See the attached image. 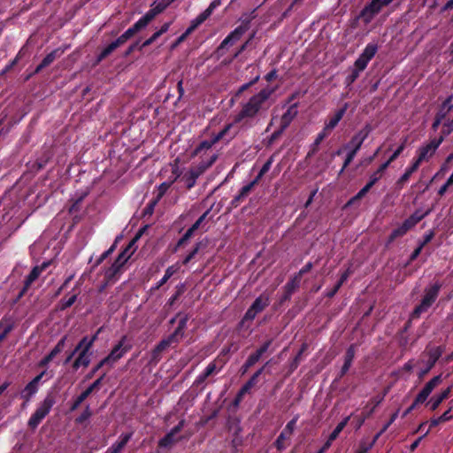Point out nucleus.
I'll list each match as a JSON object with an SVG mask.
<instances>
[{"label":"nucleus","instance_id":"nucleus-29","mask_svg":"<svg viewBox=\"0 0 453 453\" xmlns=\"http://www.w3.org/2000/svg\"><path fill=\"white\" fill-rule=\"evenodd\" d=\"M388 167V162H384L380 165V167L372 173L370 176L369 181L366 183L370 187H372L382 176L383 173Z\"/></svg>","mask_w":453,"mask_h":453},{"label":"nucleus","instance_id":"nucleus-6","mask_svg":"<svg viewBox=\"0 0 453 453\" xmlns=\"http://www.w3.org/2000/svg\"><path fill=\"white\" fill-rule=\"evenodd\" d=\"M133 348L127 335L121 336L119 341L113 346L111 352L103 358V363H108V366L112 367Z\"/></svg>","mask_w":453,"mask_h":453},{"label":"nucleus","instance_id":"nucleus-40","mask_svg":"<svg viewBox=\"0 0 453 453\" xmlns=\"http://www.w3.org/2000/svg\"><path fill=\"white\" fill-rule=\"evenodd\" d=\"M142 30V27H140V26L135 22L131 27H129L128 29H127L122 35V39L126 40V42L127 40H129L130 38H132L134 34H136L137 32Z\"/></svg>","mask_w":453,"mask_h":453},{"label":"nucleus","instance_id":"nucleus-5","mask_svg":"<svg viewBox=\"0 0 453 453\" xmlns=\"http://www.w3.org/2000/svg\"><path fill=\"white\" fill-rule=\"evenodd\" d=\"M54 404V396L52 395H47L44 399L38 404L36 410L29 418L27 421L28 426L32 429H35L50 412Z\"/></svg>","mask_w":453,"mask_h":453},{"label":"nucleus","instance_id":"nucleus-10","mask_svg":"<svg viewBox=\"0 0 453 453\" xmlns=\"http://www.w3.org/2000/svg\"><path fill=\"white\" fill-rule=\"evenodd\" d=\"M47 371L43 370L38 375H36L33 380H31L25 388L20 391V398L25 401L26 403H29L32 398L36 395L39 391L40 385L42 382V379L44 375H46Z\"/></svg>","mask_w":453,"mask_h":453},{"label":"nucleus","instance_id":"nucleus-51","mask_svg":"<svg viewBox=\"0 0 453 453\" xmlns=\"http://www.w3.org/2000/svg\"><path fill=\"white\" fill-rule=\"evenodd\" d=\"M328 135L326 130L323 128L321 132H319L312 143V151L314 152L316 148L321 143V142Z\"/></svg>","mask_w":453,"mask_h":453},{"label":"nucleus","instance_id":"nucleus-42","mask_svg":"<svg viewBox=\"0 0 453 453\" xmlns=\"http://www.w3.org/2000/svg\"><path fill=\"white\" fill-rule=\"evenodd\" d=\"M169 2L167 0H155L151 7L159 14L163 11H165L169 6Z\"/></svg>","mask_w":453,"mask_h":453},{"label":"nucleus","instance_id":"nucleus-30","mask_svg":"<svg viewBox=\"0 0 453 453\" xmlns=\"http://www.w3.org/2000/svg\"><path fill=\"white\" fill-rule=\"evenodd\" d=\"M58 50H54L49 54H47L43 59L42 60L41 64L35 68V73L41 72L43 68L50 65L57 58Z\"/></svg>","mask_w":453,"mask_h":453},{"label":"nucleus","instance_id":"nucleus-39","mask_svg":"<svg viewBox=\"0 0 453 453\" xmlns=\"http://www.w3.org/2000/svg\"><path fill=\"white\" fill-rule=\"evenodd\" d=\"M175 342L173 340V336H167L166 338L161 340L158 344L156 346L154 349V353H159L165 350L167 347H169L172 343Z\"/></svg>","mask_w":453,"mask_h":453},{"label":"nucleus","instance_id":"nucleus-50","mask_svg":"<svg viewBox=\"0 0 453 453\" xmlns=\"http://www.w3.org/2000/svg\"><path fill=\"white\" fill-rule=\"evenodd\" d=\"M453 131V119H449L443 123V129L441 134L444 138Z\"/></svg>","mask_w":453,"mask_h":453},{"label":"nucleus","instance_id":"nucleus-32","mask_svg":"<svg viewBox=\"0 0 453 453\" xmlns=\"http://www.w3.org/2000/svg\"><path fill=\"white\" fill-rule=\"evenodd\" d=\"M298 418H299V415L296 414V416H294V418L291 420H289L287 423V425L281 431L280 434L282 435H284L287 439H288L293 434V433L296 427V423H297Z\"/></svg>","mask_w":453,"mask_h":453},{"label":"nucleus","instance_id":"nucleus-21","mask_svg":"<svg viewBox=\"0 0 453 453\" xmlns=\"http://www.w3.org/2000/svg\"><path fill=\"white\" fill-rule=\"evenodd\" d=\"M132 433L120 434L119 440L114 442L107 450L108 453H120L132 438Z\"/></svg>","mask_w":453,"mask_h":453},{"label":"nucleus","instance_id":"nucleus-43","mask_svg":"<svg viewBox=\"0 0 453 453\" xmlns=\"http://www.w3.org/2000/svg\"><path fill=\"white\" fill-rule=\"evenodd\" d=\"M407 232L405 231V229L403 226V225L399 226L398 227H396L395 229H394L391 232V234H390V235L388 237V243L393 242L396 238L404 235Z\"/></svg>","mask_w":453,"mask_h":453},{"label":"nucleus","instance_id":"nucleus-13","mask_svg":"<svg viewBox=\"0 0 453 453\" xmlns=\"http://www.w3.org/2000/svg\"><path fill=\"white\" fill-rule=\"evenodd\" d=\"M249 28V22L243 25H240L231 31L227 36L221 42L219 50L226 49L241 39Z\"/></svg>","mask_w":453,"mask_h":453},{"label":"nucleus","instance_id":"nucleus-58","mask_svg":"<svg viewBox=\"0 0 453 453\" xmlns=\"http://www.w3.org/2000/svg\"><path fill=\"white\" fill-rule=\"evenodd\" d=\"M184 332H185L184 329H182L177 326L173 334H171L169 336H173V340L175 342H178L184 336Z\"/></svg>","mask_w":453,"mask_h":453},{"label":"nucleus","instance_id":"nucleus-54","mask_svg":"<svg viewBox=\"0 0 453 453\" xmlns=\"http://www.w3.org/2000/svg\"><path fill=\"white\" fill-rule=\"evenodd\" d=\"M220 4L221 0H213L203 12L209 18Z\"/></svg>","mask_w":453,"mask_h":453},{"label":"nucleus","instance_id":"nucleus-11","mask_svg":"<svg viewBox=\"0 0 453 453\" xmlns=\"http://www.w3.org/2000/svg\"><path fill=\"white\" fill-rule=\"evenodd\" d=\"M204 166L205 165H193L185 173H183L181 176V181L184 183L188 189L194 188L196 184L197 179L205 173Z\"/></svg>","mask_w":453,"mask_h":453},{"label":"nucleus","instance_id":"nucleus-3","mask_svg":"<svg viewBox=\"0 0 453 453\" xmlns=\"http://www.w3.org/2000/svg\"><path fill=\"white\" fill-rule=\"evenodd\" d=\"M378 51V44L376 42H369L362 53L358 56L351 68V73L346 77V84H352L368 65L369 62L373 58Z\"/></svg>","mask_w":453,"mask_h":453},{"label":"nucleus","instance_id":"nucleus-2","mask_svg":"<svg viewBox=\"0 0 453 453\" xmlns=\"http://www.w3.org/2000/svg\"><path fill=\"white\" fill-rule=\"evenodd\" d=\"M233 124H227L225 127L218 134H214L209 140H203L194 149L191 153V157H197L199 158L198 164L196 165H206L204 171L206 172L218 159V153L212 150L213 145H215L221 139L227 137V141L232 140L236 136L238 131H232Z\"/></svg>","mask_w":453,"mask_h":453},{"label":"nucleus","instance_id":"nucleus-8","mask_svg":"<svg viewBox=\"0 0 453 453\" xmlns=\"http://www.w3.org/2000/svg\"><path fill=\"white\" fill-rule=\"evenodd\" d=\"M443 141L444 136L440 135L438 138H434L429 142L421 145L417 151L418 157L415 160L418 161L419 164L423 161H428L435 154Z\"/></svg>","mask_w":453,"mask_h":453},{"label":"nucleus","instance_id":"nucleus-12","mask_svg":"<svg viewBox=\"0 0 453 453\" xmlns=\"http://www.w3.org/2000/svg\"><path fill=\"white\" fill-rule=\"evenodd\" d=\"M270 304V299L268 296H259L255 299L250 307L247 310L244 314V319L253 320L256 316L260 313L265 307Z\"/></svg>","mask_w":453,"mask_h":453},{"label":"nucleus","instance_id":"nucleus-47","mask_svg":"<svg viewBox=\"0 0 453 453\" xmlns=\"http://www.w3.org/2000/svg\"><path fill=\"white\" fill-rule=\"evenodd\" d=\"M174 441V437L170 434L169 432L159 440L158 445L161 448H168L170 447Z\"/></svg>","mask_w":453,"mask_h":453},{"label":"nucleus","instance_id":"nucleus-26","mask_svg":"<svg viewBox=\"0 0 453 453\" xmlns=\"http://www.w3.org/2000/svg\"><path fill=\"white\" fill-rule=\"evenodd\" d=\"M453 95L449 96L444 102L440 106L439 111H437L436 115L437 117L441 118V119H445L446 116L450 112V111L453 109Z\"/></svg>","mask_w":453,"mask_h":453},{"label":"nucleus","instance_id":"nucleus-60","mask_svg":"<svg viewBox=\"0 0 453 453\" xmlns=\"http://www.w3.org/2000/svg\"><path fill=\"white\" fill-rule=\"evenodd\" d=\"M288 440L284 435H282L281 434H280V435L277 437L274 444H275V447L277 448V449L279 450H282L286 448V445H285V441Z\"/></svg>","mask_w":453,"mask_h":453},{"label":"nucleus","instance_id":"nucleus-28","mask_svg":"<svg viewBox=\"0 0 453 453\" xmlns=\"http://www.w3.org/2000/svg\"><path fill=\"white\" fill-rule=\"evenodd\" d=\"M157 15H158V13L151 7L136 21V23L140 26V27L144 29Z\"/></svg>","mask_w":453,"mask_h":453},{"label":"nucleus","instance_id":"nucleus-57","mask_svg":"<svg viewBox=\"0 0 453 453\" xmlns=\"http://www.w3.org/2000/svg\"><path fill=\"white\" fill-rule=\"evenodd\" d=\"M429 395H430V394L426 392L424 389H421V391L416 396L414 402L417 404L423 403H425L427 400Z\"/></svg>","mask_w":453,"mask_h":453},{"label":"nucleus","instance_id":"nucleus-35","mask_svg":"<svg viewBox=\"0 0 453 453\" xmlns=\"http://www.w3.org/2000/svg\"><path fill=\"white\" fill-rule=\"evenodd\" d=\"M350 418V416H348L344 418L334 429V431L330 434L328 436L329 441H334L340 433L344 429V427L347 426L349 420Z\"/></svg>","mask_w":453,"mask_h":453},{"label":"nucleus","instance_id":"nucleus-45","mask_svg":"<svg viewBox=\"0 0 453 453\" xmlns=\"http://www.w3.org/2000/svg\"><path fill=\"white\" fill-rule=\"evenodd\" d=\"M115 50H116V47L113 44V42H111L110 44H108L106 47H104L103 49V50L100 52V54L97 57V61L98 62L102 61Z\"/></svg>","mask_w":453,"mask_h":453},{"label":"nucleus","instance_id":"nucleus-48","mask_svg":"<svg viewBox=\"0 0 453 453\" xmlns=\"http://www.w3.org/2000/svg\"><path fill=\"white\" fill-rule=\"evenodd\" d=\"M257 380L251 376L250 379L241 388V395L247 394L257 384Z\"/></svg>","mask_w":453,"mask_h":453},{"label":"nucleus","instance_id":"nucleus-38","mask_svg":"<svg viewBox=\"0 0 453 453\" xmlns=\"http://www.w3.org/2000/svg\"><path fill=\"white\" fill-rule=\"evenodd\" d=\"M66 339H67V336L65 335L64 337H62L58 342V343L56 344V346L50 351L49 355L54 358L58 354H59L65 348V342H66Z\"/></svg>","mask_w":453,"mask_h":453},{"label":"nucleus","instance_id":"nucleus-53","mask_svg":"<svg viewBox=\"0 0 453 453\" xmlns=\"http://www.w3.org/2000/svg\"><path fill=\"white\" fill-rule=\"evenodd\" d=\"M260 79V76L259 75H257L254 79H252L249 82H246L244 84H242L237 93H236V96H240L242 93H243L245 90H247L250 87H251L253 84L257 83Z\"/></svg>","mask_w":453,"mask_h":453},{"label":"nucleus","instance_id":"nucleus-62","mask_svg":"<svg viewBox=\"0 0 453 453\" xmlns=\"http://www.w3.org/2000/svg\"><path fill=\"white\" fill-rule=\"evenodd\" d=\"M76 300H77V295H73L70 297H68L67 299L62 300V309H66V308L71 307L75 303Z\"/></svg>","mask_w":453,"mask_h":453},{"label":"nucleus","instance_id":"nucleus-27","mask_svg":"<svg viewBox=\"0 0 453 453\" xmlns=\"http://www.w3.org/2000/svg\"><path fill=\"white\" fill-rule=\"evenodd\" d=\"M253 187L254 186L251 185L250 182L244 185L240 189L239 193L233 198L232 204L234 206H237L242 201H243L248 196Z\"/></svg>","mask_w":453,"mask_h":453},{"label":"nucleus","instance_id":"nucleus-16","mask_svg":"<svg viewBox=\"0 0 453 453\" xmlns=\"http://www.w3.org/2000/svg\"><path fill=\"white\" fill-rule=\"evenodd\" d=\"M298 114V105L297 104H293L288 107L286 111L281 115L279 119V126H280L283 129H287L294 119Z\"/></svg>","mask_w":453,"mask_h":453},{"label":"nucleus","instance_id":"nucleus-7","mask_svg":"<svg viewBox=\"0 0 453 453\" xmlns=\"http://www.w3.org/2000/svg\"><path fill=\"white\" fill-rule=\"evenodd\" d=\"M394 0H372L360 12L359 18L362 19L365 24H369L383 7L388 6Z\"/></svg>","mask_w":453,"mask_h":453},{"label":"nucleus","instance_id":"nucleus-46","mask_svg":"<svg viewBox=\"0 0 453 453\" xmlns=\"http://www.w3.org/2000/svg\"><path fill=\"white\" fill-rule=\"evenodd\" d=\"M406 138L403 140V142L397 147V149L392 153V155L389 157V158L386 161L388 162V165L395 161L400 154L405 149V143H406Z\"/></svg>","mask_w":453,"mask_h":453},{"label":"nucleus","instance_id":"nucleus-25","mask_svg":"<svg viewBox=\"0 0 453 453\" xmlns=\"http://www.w3.org/2000/svg\"><path fill=\"white\" fill-rule=\"evenodd\" d=\"M216 370H217V365H216L215 361L211 362L205 367V369L196 376L195 384H196V385L203 384L209 376H211L213 372H216Z\"/></svg>","mask_w":453,"mask_h":453},{"label":"nucleus","instance_id":"nucleus-63","mask_svg":"<svg viewBox=\"0 0 453 453\" xmlns=\"http://www.w3.org/2000/svg\"><path fill=\"white\" fill-rule=\"evenodd\" d=\"M261 356L257 352H254L247 358V365L253 366L257 362L259 361Z\"/></svg>","mask_w":453,"mask_h":453},{"label":"nucleus","instance_id":"nucleus-41","mask_svg":"<svg viewBox=\"0 0 453 453\" xmlns=\"http://www.w3.org/2000/svg\"><path fill=\"white\" fill-rule=\"evenodd\" d=\"M202 245V242H198L196 243L195 247L192 249V250L183 258L182 264L188 265L198 253L200 248Z\"/></svg>","mask_w":453,"mask_h":453},{"label":"nucleus","instance_id":"nucleus-19","mask_svg":"<svg viewBox=\"0 0 453 453\" xmlns=\"http://www.w3.org/2000/svg\"><path fill=\"white\" fill-rule=\"evenodd\" d=\"M444 351H445V347L442 345L434 346V347L428 349V351H427L428 361H427L426 371H429L430 369H432L434 367V365L438 361V359L442 356Z\"/></svg>","mask_w":453,"mask_h":453},{"label":"nucleus","instance_id":"nucleus-9","mask_svg":"<svg viewBox=\"0 0 453 453\" xmlns=\"http://www.w3.org/2000/svg\"><path fill=\"white\" fill-rule=\"evenodd\" d=\"M372 131V126L370 124H365L363 128L352 136L350 141L345 145V149L347 150L353 151L354 153H357Z\"/></svg>","mask_w":453,"mask_h":453},{"label":"nucleus","instance_id":"nucleus-52","mask_svg":"<svg viewBox=\"0 0 453 453\" xmlns=\"http://www.w3.org/2000/svg\"><path fill=\"white\" fill-rule=\"evenodd\" d=\"M453 185V179L449 176L447 180L438 189V195L443 196L449 188Z\"/></svg>","mask_w":453,"mask_h":453},{"label":"nucleus","instance_id":"nucleus-20","mask_svg":"<svg viewBox=\"0 0 453 453\" xmlns=\"http://www.w3.org/2000/svg\"><path fill=\"white\" fill-rule=\"evenodd\" d=\"M349 108V104L345 103L343 106L339 109L334 115L325 124L324 129L326 131L333 130L342 120Z\"/></svg>","mask_w":453,"mask_h":453},{"label":"nucleus","instance_id":"nucleus-64","mask_svg":"<svg viewBox=\"0 0 453 453\" xmlns=\"http://www.w3.org/2000/svg\"><path fill=\"white\" fill-rule=\"evenodd\" d=\"M274 161L273 156H271L266 162L263 165L260 169L261 174H265L272 167V165Z\"/></svg>","mask_w":453,"mask_h":453},{"label":"nucleus","instance_id":"nucleus-15","mask_svg":"<svg viewBox=\"0 0 453 453\" xmlns=\"http://www.w3.org/2000/svg\"><path fill=\"white\" fill-rule=\"evenodd\" d=\"M50 265V261H44L41 265L35 266L29 274L26 277L24 282V288L20 293V296L24 295L29 286L40 276L43 270H45Z\"/></svg>","mask_w":453,"mask_h":453},{"label":"nucleus","instance_id":"nucleus-24","mask_svg":"<svg viewBox=\"0 0 453 453\" xmlns=\"http://www.w3.org/2000/svg\"><path fill=\"white\" fill-rule=\"evenodd\" d=\"M420 164L418 161L414 160L411 166L405 169V172L401 175L397 180V186L402 188L403 185L409 180L411 174L418 170Z\"/></svg>","mask_w":453,"mask_h":453},{"label":"nucleus","instance_id":"nucleus-23","mask_svg":"<svg viewBox=\"0 0 453 453\" xmlns=\"http://www.w3.org/2000/svg\"><path fill=\"white\" fill-rule=\"evenodd\" d=\"M450 391L451 387H449L440 394L433 396L427 403V404L430 406V409L432 411L436 410L440 406V404L449 396Z\"/></svg>","mask_w":453,"mask_h":453},{"label":"nucleus","instance_id":"nucleus-22","mask_svg":"<svg viewBox=\"0 0 453 453\" xmlns=\"http://www.w3.org/2000/svg\"><path fill=\"white\" fill-rule=\"evenodd\" d=\"M356 354V345L351 344L346 350L344 363L341 368V376H343L349 370Z\"/></svg>","mask_w":453,"mask_h":453},{"label":"nucleus","instance_id":"nucleus-17","mask_svg":"<svg viewBox=\"0 0 453 453\" xmlns=\"http://www.w3.org/2000/svg\"><path fill=\"white\" fill-rule=\"evenodd\" d=\"M104 375H102L91 385H89L85 391H83L79 396H77V398L73 401L71 406V411L76 410L81 404V403L93 392V390L101 384L102 380H104Z\"/></svg>","mask_w":453,"mask_h":453},{"label":"nucleus","instance_id":"nucleus-36","mask_svg":"<svg viewBox=\"0 0 453 453\" xmlns=\"http://www.w3.org/2000/svg\"><path fill=\"white\" fill-rule=\"evenodd\" d=\"M101 332V329H98L91 337L84 336L79 342H78V349L82 347L83 345L88 346V348L92 349L95 342L97 340L98 335Z\"/></svg>","mask_w":453,"mask_h":453},{"label":"nucleus","instance_id":"nucleus-33","mask_svg":"<svg viewBox=\"0 0 453 453\" xmlns=\"http://www.w3.org/2000/svg\"><path fill=\"white\" fill-rule=\"evenodd\" d=\"M399 411L400 410H397L395 412H394L389 420L384 424V426H382V428L374 435L373 439L372 441H373L374 443L378 441V439L388 429V427L396 420V418H398V415H399Z\"/></svg>","mask_w":453,"mask_h":453},{"label":"nucleus","instance_id":"nucleus-37","mask_svg":"<svg viewBox=\"0 0 453 453\" xmlns=\"http://www.w3.org/2000/svg\"><path fill=\"white\" fill-rule=\"evenodd\" d=\"M441 380H442L441 375L434 376V378H432L429 381H427L426 383V385L424 386V388L422 389H424L426 392H427L428 394L431 395V393L433 392L434 388L437 385H439L441 382Z\"/></svg>","mask_w":453,"mask_h":453},{"label":"nucleus","instance_id":"nucleus-61","mask_svg":"<svg viewBox=\"0 0 453 453\" xmlns=\"http://www.w3.org/2000/svg\"><path fill=\"white\" fill-rule=\"evenodd\" d=\"M372 188L368 184H365L357 193V195L352 198L353 200H358L364 197L367 192Z\"/></svg>","mask_w":453,"mask_h":453},{"label":"nucleus","instance_id":"nucleus-55","mask_svg":"<svg viewBox=\"0 0 453 453\" xmlns=\"http://www.w3.org/2000/svg\"><path fill=\"white\" fill-rule=\"evenodd\" d=\"M211 209L206 210L199 218L193 224V226L198 229L200 226H204L203 224L204 220L206 219L207 216L210 214Z\"/></svg>","mask_w":453,"mask_h":453},{"label":"nucleus","instance_id":"nucleus-49","mask_svg":"<svg viewBox=\"0 0 453 453\" xmlns=\"http://www.w3.org/2000/svg\"><path fill=\"white\" fill-rule=\"evenodd\" d=\"M357 153H354L353 151H350V150H348L347 151V154H346V157H345V160L343 162V165L342 167V169L340 170V174H342L345 169L349 165V164L353 161V159L355 158Z\"/></svg>","mask_w":453,"mask_h":453},{"label":"nucleus","instance_id":"nucleus-31","mask_svg":"<svg viewBox=\"0 0 453 453\" xmlns=\"http://www.w3.org/2000/svg\"><path fill=\"white\" fill-rule=\"evenodd\" d=\"M208 19V17L203 13V12H201L198 16H196L195 19H193L191 21H190V25L188 26V27L186 29L187 31V34H191L193 33L200 25H202L206 19Z\"/></svg>","mask_w":453,"mask_h":453},{"label":"nucleus","instance_id":"nucleus-44","mask_svg":"<svg viewBox=\"0 0 453 453\" xmlns=\"http://www.w3.org/2000/svg\"><path fill=\"white\" fill-rule=\"evenodd\" d=\"M197 230L193 225L186 231L182 237L178 241L177 247L183 245L187 242L194 234L195 231Z\"/></svg>","mask_w":453,"mask_h":453},{"label":"nucleus","instance_id":"nucleus-4","mask_svg":"<svg viewBox=\"0 0 453 453\" xmlns=\"http://www.w3.org/2000/svg\"><path fill=\"white\" fill-rule=\"evenodd\" d=\"M441 288V284L439 281H436L432 286L426 288L425 295L420 303L412 311V318H418L422 313L428 311V309L436 301Z\"/></svg>","mask_w":453,"mask_h":453},{"label":"nucleus","instance_id":"nucleus-14","mask_svg":"<svg viewBox=\"0 0 453 453\" xmlns=\"http://www.w3.org/2000/svg\"><path fill=\"white\" fill-rule=\"evenodd\" d=\"M92 354L91 349L88 346L83 345L81 347L80 350L77 352V357L73 363V369L77 371L81 367H88L91 362Z\"/></svg>","mask_w":453,"mask_h":453},{"label":"nucleus","instance_id":"nucleus-18","mask_svg":"<svg viewBox=\"0 0 453 453\" xmlns=\"http://www.w3.org/2000/svg\"><path fill=\"white\" fill-rule=\"evenodd\" d=\"M139 238V235H137L130 243L129 245L118 256L115 262L112 264V270L114 272H117L121 266H123L127 260L130 258L132 253L129 252V250L131 246L134 243V242Z\"/></svg>","mask_w":453,"mask_h":453},{"label":"nucleus","instance_id":"nucleus-1","mask_svg":"<svg viewBox=\"0 0 453 453\" xmlns=\"http://www.w3.org/2000/svg\"><path fill=\"white\" fill-rule=\"evenodd\" d=\"M274 92L273 88H264L253 95L250 99L242 104L240 111L235 115L233 127L235 124H242L243 128H250L257 124V117L265 108V104Z\"/></svg>","mask_w":453,"mask_h":453},{"label":"nucleus","instance_id":"nucleus-34","mask_svg":"<svg viewBox=\"0 0 453 453\" xmlns=\"http://www.w3.org/2000/svg\"><path fill=\"white\" fill-rule=\"evenodd\" d=\"M301 277L296 273L285 285L286 292L293 294L300 286Z\"/></svg>","mask_w":453,"mask_h":453},{"label":"nucleus","instance_id":"nucleus-56","mask_svg":"<svg viewBox=\"0 0 453 453\" xmlns=\"http://www.w3.org/2000/svg\"><path fill=\"white\" fill-rule=\"evenodd\" d=\"M91 416L89 406H87L83 412L76 418V422L81 424L88 419Z\"/></svg>","mask_w":453,"mask_h":453},{"label":"nucleus","instance_id":"nucleus-59","mask_svg":"<svg viewBox=\"0 0 453 453\" xmlns=\"http://www.w3.org/2000/svg\"><path fill=\"white\" fill-rule=\"evenodd\" d=\"M428 214V211L421 212L419 211H416L409 218L411 219H413L414 224L417 225L421 219H423L426 215Z\"/></svg>","mask_w":453,"mask_h":453}]
</instances>
